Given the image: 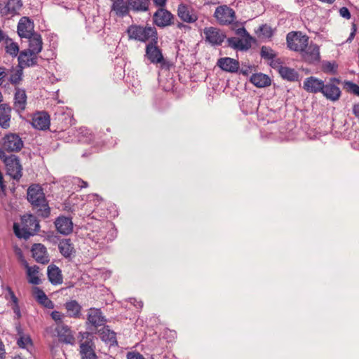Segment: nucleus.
Segmentation results:
<instances>
[{
    "label": "nucleus",
    "mask_w": 359,
    "mask_h": 359,
    "mask_svg": "<svg viewBox=\"0 0 359 359\" xmlns=\"http://www.w3.org/2000/svg\"><path fill=\"white\" fill-rule=\"evenodd\" d=\"M27 200L33 206L39 208L38 210L39 216L43 218L49 217L50 210L46 202L43 189L39 185L33 184L29 187L27 190Z\"/></svg>",
    "instance_id": "nucleus-1"
},
{
    "label": "nucleus",
    "mask_w": 359,
    "mask_h": 359,
    "mask_svg": "<svg viewBox=\"0 0 359 359\" xmlns=\"http://www.w3.org/2000/svg\"><path fill=\"white\" fill-rule=\"evenodd\" d=\"M40 226L36 217L33 215H25L21 217V224H13L15 236L20 238L27 239L34 236L39 230Z\"/></svg>",
    "instance_id": "nucleus-2"
},
{
    "label": "nucleus",
    "mask_w": 359,
    "mask_h": 359,
    "mask_svg": "<svg viewBox=\"0 0 359 359\" xmlns=\"http://www.w3.org/2000/svg\"><path fill=\"white\" fill-rule=\"evenodd\" d=\"M126 32L130 40L144 43L154 40V43H158V34L154 27L132 25L128 27Z\"/></svg>",
    "instance_id": "nucleus-3"
},
{
    "label": "nucleus",
    "mask_w": 359,
    "mask_h": 359,
    "mask_svg": "<svg viewBox=\"0 0 359 359\" xmlns=\"http://www.w3.org/2000/svg\"><path fill=\"white\" fill-rule=\"evenodd\" d=\"M0 158L4 161L7 174L13 180H19L22 175V168L19 158L14 154L7 155L0 150Z\"/></svg>",
    "instance_id": "nucleus-4"
},
{
    "label": "nucleus",
    "mask_w": 359,
    "mask_h": 359,
    "mask_svg": "<svg viewBox=\"0 0 359 359\" xmlns=\"http://www.w3.org/2000/svg\"><path fill=\"white\" fill-rule=\"evenodd\" d=\"M286 41L290 50L300 53L304 48H306L309 38L301 32H291L287 34Z\"/></svg>",
    "instance_id": "nucleus-5"
},
{
    "label": "nucleus",
    "mask_w": 359,
    "mask_h": 359,
    "mask_svg": "<svg viewBox=\"0 0 359 359\" xmlns=\"http://www.w3.org/2000/svg\"><path fill=\"white\" fill-rule=\"evenodd\" d=\"M340 81L337 78H332L327 83H324L321 93L331 101H337L341 96V90L337 86Z\"/></svg>",
    "instance_id": "nucleus-6"
},
{
    "label": "nucleus",
    "mask_w": 359,
    "mask_h": 359,
    "mask_svg": "<svg viewBox=\"0 0 359 359\" xmlns=\"http://www.w3.org/2000/svg\"><path fill=\"white\" fill-rule=\"evenodd\" d=\"M23 147L22 139L17 134L10 133L3 138L2 147L0 150L3 151L14 152L20 151Z\"/></svg>",
    "instance_id": "nucleus-7"
},
{
    "label": "nucleus",
    "mask_w": 359,
    "mask_h": 359,
    "mask_svg": "<svg viewBox=\"0 0 359 359\" xmlns=\"http://www.w3.org/2000/svg\"><path fill=\"white\" fill-rule=\"evenodd\" d=\"M215 18L220 25L231 24L235 20V12L226 5L218 6L214 13Z\"/></svg>",
    "instance_id": "nucleus-8"
},
{
    "label": "nucleus",
    "mask_w": 359,
    "mask_h": 359,
    "mask_svg": "<svg viewBox=\"0 0 359 359\" xmlns=\"http://www.w3.org/2000/svg\"><path fill=\"white\" fill-rule=\"evenodd\" d=\"M299 53L302 60L309 64H314L320 60V48L313 42H309L306 48H304Z\"/></svg>",
    "instance_id": "nucleus-9"
},
{
    "label": "nucleus",
    "mask_w": 359,
    "mask_h": 359,
    "mask_svg": "<svg viewBox=\"0 0 359 359\" xmlns=\"http://www.w3.org/2000/svg\"><path fill=\"white\" fill-rule=\"evenodd\" d=\"M22 7L21 0H8L6 2H0V15L8 18L18 15Z\"/></svg>",
    "instance_id": "nucleus-10"
},
{
    "label": "nucleus",
    "mask_w": 359,
    "mask_h": 359,
    "mask_svg": "<svg viewBox=\"0 0 359 359\" xmlns=\"http://www.w3.org/2000/svg\"><path fill=\"white\" fill-rule=\"evenodd\" d=\"M205 40L212 46H220L226 38V35L220 29L209 27L203 30Z\"/></svg>",
    "instance_id": "nucleus-11"
},
{
    "label": "nucleus",
    "mask_w": 359,
    "mask_h": 359,
    "mask_svg": "<svg viewBox=\"0 0 359 359\" xmlns=\"http://www.w3.org/2000/svg\"><path fill=\"white\" fill-rule=\"evenodd\" d=\"M90 334L84 332L83 339L86 337V340L80 343V354L81 359H97L95 352V344L92 339H88Z\"/></svg>",
    "instance_id": "nucleus-12"
},
{
    "label": "nucleus",
    "mask_w": 359,
    "mask_h": 359,
    "mask_svg": "<svg viewBox=\"0 0 359 359\" xmlns=\"http://www.w3.org/2000/svg\"><path fill=\"white\" fill-rule=\"evenodd\" d=\"M157 43H154V40L149 41L145 48V57L153 64L161 63L164 60L161 50L157 46Z\"/></svg>",
    "instance_id": "nucleus-13"
},
{
    "label": "nucleus",
    "mask_w": 359,
    "mask_h": 359,
    "mask_svg": "<svg viewBox=\"0 0 359 359\" xmlns=\"http://www.w3.org/2000/svg\"><path fill=\"white\" fill-rule=\"evenodd\" d=\"M34 28L33 21L27 17H22L18 22L17 32L20 38L27 39L36 33L34 32Z\"/></svg>",
    "instance_id": "nucleus-14"
},
{
    "label": "nucleus",
    "mask_w": 359,
    "mask_h": 359,
    "mask_svg": "<svg viewBox=\"0 0 359 359\" xmlns=\"http://www.w3.org/2000/svg\"><path fill=\"white\" fill-rule=\"evenodd\" d=\"M178 17L184 22L194 23L198 20L196 11L191 6L181 4L177 8Z\"/></svg>",
    "instance_id": "nucleus-15"
},
{
    "label": "nucleus",
    "mask_w": 359,
    "mask_h": 359,
    "mask_svg": "<svg viewBox=\"0 0 359 359\" xmlns=\"http://www.w3.org/2000/svg\"><path fill=\"white\" fill-rule=\"evenodd\" d=\"M18 67L22 69L25 67H32L37 64V54L28 50H24L20 52L18 55Z\"/></svg>",
    "instance_id": "nucleus-16"
},
{
    "label": "nucleus",
    "mask_w": 359,
    "mask_h": 359,
    "mask_svg": "<svg viewBox=\"0 0 359 359\" xmlns=\"http://www.w3.org/2000/svg\"><path fill=\"white\" fill-rule=\"evenodd\" d=\"M154 23L160 27H165L172 23L173 15L167 10L160 8L154 15Z\"/></svg>",
    "instance_id": "nucleus-17"
},
{
    "label": "nucleus",
    "mask_w": 359,
    "mask_h": 359,
    "mask_svg": "<svg viewBox=\"0 0 359 359\" xmlns=\"http://www.w3.org/2000/svg\"><path fill=\"white\" fill-rule=\"evenodd\" d=\"M32 125L34 128L45 130L49 128L50 116L46 112H37L34 114L32 119Z\"/></svg>",
    "instance_id": "nucleus-18"
},
{
    "label": "nucleus",
    "mask_w": 359,
    "mask_h": 359,
    "mask_svg": "<svg viewBox=\"0 0 359 359\" xmlns=\"http://www.w3.org/2000/svg\"><path fill=\"white\" fill-rule=\"evenodd\" d=\"M32 256L35 260L41 264H47L49 262V257L47 252L46 248L41 243H35L32 245Z\"/></svg>",
    "instance_id": "nucleus-19"
},
{
    "label": "nucleus",
    "mask_w": 359,
    "mask_h": 359,
    "mask_svg": "<svg viewBox=\"0 0 359 359\" xmlns=\"http://www.w3.org/2000/svg\"><path fill=\"white\" fill-rule=\"evenodd\" d=\"M55 226L57 231L63 235H68L73 230L72 219L67 217H58L55 221Z\"/></svg>",
    "instance_id": "nucleus-20"
},
{
    "label": "nucleus",
    "mask_w": 359,
    "mask_h": 359,
    "mask_svg": "<svg viewBox=\"0 0 359 359\" xmlns=\"http://www.w3.org/2000/svg\"><path fill=\"white\" fill-rule=\"evenodd\" d=\"M217 65L223 71L230 73H236L239 69L238 61L228 57L219 58Z\"/></svg>",
    "instance_id": "nucleus-21"
},
{
    "label": "nucleus",
    "mask_w": 359,
    "mask_h": 359,
    "mask_svg": "<svg viewBox=\"0 0 359 359\" xmlns=\"http://www.w3.org/2000/svg\"><path fill=\"white\" fill-rule=\"evenodd\" d=\"M106 319L100 309L95 308L90 309L87 318L88 323L97 327L104 325Z\"/></svg>",
    "instance_id": "nucleus-22"
},
{
    "label": "nucleus",
    "mask_w": 359,
    "mask_h": 359,
    "mask_svg": "<svg viewBox=\"0 0 359 359\" xmlns=\"http://www.w3.org/2000/svg\"><path fill=\"white\" fill-rule=\"evenodd\" d=\"M324 81L316 78L314 76H310L306 78L304 81V88L309 93H321Z\"/></svg>",
    "instance_id": "nucleus-23"
},
{
    "label": "nucleus",
    "mask_w": 359,
    "mask_h": 359,
    "mask_svg": "<svg viewBox=\"0 0 359 359\" xmlns=\"http://www.w3.org/2000/svg\"><path fill=\"white\" fill-rule=\"evenodd\" d=\"M58 249L62 255L67 259H72L76 253L74 246L69 238L62 239L59 242Z\"/></svg>",
    "instance_id": "nucleus-24"
},
{
    "label": "nucleus",
    "mask_w": 359,
    "mask_h": 359,
    "mask_svg": "<svg viewBox=\"0 0 359 359\" xmlns=\"http://www.w3.org/2000/svg\"><path fill=\"white\" fill-rule=\"evenodd\" d=\"M27 104V95L25 90L22 88H15L14 95V108L18 112L24 111Z\"/></svg>",
    "instance_id": "nucleus-25"
},
{
    "label": "nucleus",
    "mask_w": 359,
    "mask_h": 359,
    "mask_svg": "<svg viewBox=\"0 0 359 359\" xmlns=\"http://www.w3.org/2000/svg\"><path fill=\"white\" fill-rule=\"evenodd\" d=\"M253 41L252 37H248L245 39H238L236 37H231L228 39L229 45L233 48L239 50H248L251 46L252 42Z\"/></svg>",
    "instance_id": "nucleus-26"
},
{
    "label": "nucleus",
    "mask_w": 359,
    "mask_h": 359,
    "mask_svg": "<svg viewBox=\"0 0 359 359\" xmlns=\"http://www.w3.org/2000/svg\"><path fill=\"white\" fill-rule=\"evenodd\" d=\"M27 39L29 40V48L27 50L38 55L43 48V41L41 34L36 33Z\"/></svg>",
    "instance_id": "nucleus-27"
},
{
    "label": "nucleus",
    "mask_w": 359,
    "mask_h": 359,
    "mask_svg": "<svg viewBox=\"0 0 359 359\" xmlns=\"http://www.w3.org/2000/svg\"><path fill=\"white\" fill-rule=\"evenodd\" d=\"M47 274L48 280L53 285H60L62 283V271L56 265H49L48 266Z\"/></svg>",
    "instance_id": "nucleus-28"
},
{
    "label": "nucleus",
    "mask_w": 359,
    "mask_h": 359,
    "mask_svg": "<svg viewBox=\"0 0 359 359\" xmlns=\"http://www.w3.org/2000/svg\"><path fill=\"white\" fill-rule=\"evenodd\" d=\"M11 107L6 104H0V126L4 129L10 127Z\"/></svg>",
    "instance_id": "nucleus-29"
},
{
    "label": "nucleus",
    "mask_w": 359,
    "mask_h": 359,
    "mask_svg": "<svg viewBox=\"0 0 359 359\" xmlns=\"http://www.w3.org/2000/svg\"><path fill=\"white\" fill-rule=\"evenodd\" d=\"M250 81L257 88H264L271 85V79L262 73L253 74Z\"/></svg>",
    "instance_id": "nucleus-30"
},
{
    "label": "nucleus",
    "mask_w": 359,
    "mask_h": 359,
    "mask_svg": "<svg viewBox=\"0 0 359 359\" xmlns=\"http://www.w3.org/2000/svg\"><path fill=\"white\" fill-rule=\"evenodd\" d=\"M68 316L74 318H79L81 316V306L76 301L71 300L65 304Z\"/></svg>",
    "instance_id": "nucleus-31"
},
{
    "label": "nucleus",
    "mask_w": 359,
    "mask_h": 359,
    "mask_svg": "<svg viewBox=\"0 0 359 359\" xmlns=\"http://www.w3.org/2000/svg\"><path fill=\"white\" fill-rule=\"evenodd\" d=\"M34 293L38 302L47 309L54 308V303L48 298L45 292L40 288L36 287L34 288Z\"/></svg>",
    "instance_id": "nucleus-32"
},
{
    "label": "nucleus",
    "mask_w": 359,
    "mask_h": 359,
    "mask_svg": "<svg viewBox=\"0 0 359 359\" xmlns=\"http://www.w3.org/2000/svg\"><path fill=\"white\" fill-rule=\"evenodd\" d=\"M9 71L8 80L13 85H19L22 80L23 69L20 67L8 69Z\"/></svg>",
    "instance_id": "nucleus-33"
},
{
    "label": "nucleus",
    "mask_w": 359,
    "mask_h": 359,
    "mask_svg": "<svg viewBox=\"0 0 359 359\" xmlns=\"http://www.w3.org/2000/svg\"><path fill=\"white\" fill-rule=\"evenodd\" d=\"M101 339L110 345L116 344V333L109 329L108 327H103L98 331Z\"/></svg>",
    "instance_id": "nucleus-34"
},
{
    "label": "nucleus",
    "mask_w": 359,
    "mask_h": 359,
    "mask_svg": "<svg viewBox=\"0 0 359 359\" xmlns=\"http://www.w3.org/2000/svg\"><path fill=\"white\" fill-rule=\"evenodd\" d=\"M111 10L120 17L128 15L129 11L128 6L124 0H113Z\"/></svg>",
    "instance_id": "nucleus-35"
},
{
    "label": "nucleus",
    "mask_w": 359,
    "mask_h": 359,
    "mask_svg": "<svg viewBox=\"0 0 359 359\" xmlns=\"http://www.w3.org/2000/svg\"><path fill=\"white\" fill-rule=\"evenodd\" d=\"M280 75L284 79L290 81H297L299 74L297 71L292 68L283 66L280 68Z\"/></svg>",
    "instance_id": "nucleus-36"
},
{
    "label": "nucleus",
    "mask_w": 359,
    "mask_h": 359,
    "mask_svg": "<svg viewBox=\"0 0 359 359\" xmlns=\"http://www.w3.org/2000/svg\"><path fill=\"white\" fill-rule=\"evenodd\" d=\"M149 0H128V6L135 11H148Z\"/></svg>",
    "instance_id": "nucleus-37"
},
{
    "label": "nucleus",
    "mask_w": 359,
    "mask_h": 359,
    "mask_svg": "<svg viewBox=\"0 0 359 359\" xmlns=\"http://www.w3.org/2000/svg\"><path fill=\"white\" fill-rule=\"evenodd\" d=\"M6 52L11 55L15 57L19 53V46L16 42H14L9 37L4 41Z\"/></svg>",
    "instance_id": "nucleus-38"
},
{
    "label": "nucleus",
    "mask_w": 359,
    "mask_h": 359,
    "mask_svg": "<svg viewBox=\"0 0 359 359\" xmlns=\"http://www.w3.org/2000/svg\"><path fill=\"white\" fill-rule=\"evenodd\" d=\"M39 268L37 266H34L32 268H29L27 271V278L29 283L33 285H39L41 283V280L38 276Z\"/></svg>",
    "instance_id": "nucleus-39"
},
{
    "label": "nucleus",
    "mask_w": 359,
    "mask_h": 359,
    "mask_svg": "<svg viewBox=\"0 0 359 359\" xmlns=\"http://www.w3.org/2000/svg\"><path fill=\"white\" fill-rule=\"evenodd\" d=\"M18 333L20 337L18 339V344L20 348L29 349L32 346V340L27 335H24L20 326L17 327Z\"/></svg>",
    "instance_id": "nucleus-40"
},
{
    "label": "nucleus",
    "mask_w": 359,
    "mask_h": 359,
    "mask_svg": "<svg viewBox=\"0 0 359 359\" xmlns=\"http://www.w3.org/2000/svg\"><path fill=\"white\" fill-rule=\"evenodd\" d=\"M337 69L338 65L335 61H323L322 63V69L326 74H336Z\"/></svg>",
    "instance_id": "nucleus-41"
},
{
    "label": "nucleus",
    "mask_w": 359,
    "mask_h": 359,
    "mask_svg": "<svg viewBox=\"0 0 359 359\" xmlns=\"http://www.w3.org/2000/svg\"><path fill=\"white\" fill-rule=\"evenodd\" d=\"M80 130V134L82 136L79 137V141L83 143H90L93 140V135L90 130L87 128H81Z\"/></svg>",
    "instance_id": "nucleus-42"
},
{
    "label": "nucleus",
    "mask_w": 359,
    "mask_h": 359,
    "mask_svg": "<svg viewBox=\"0 0 359 359\" xmlns=\"http://www.w3.org/2000/svg\"><path fill=\"white\" fill-rule=\"evenodd\" d=\"M261 56L264 59L271 60L276 57V53L271 48L262 46L261 48Z\"/></svg>",
    "instance_id": "nucleus-43"
},
{
    "label": "nucleus",
    "mask_w": 359,
    "mask_h": 359,
    "mask_svg": "<svg viewBox=\"0 0 359 359\" xmlns=\"http://www.w3.org/2000/svg\"><path fill=\"white\" fill-rule=\"evenodd\" d=\"M345 87L346 90L353 93L354 95H359V86L351 82V81H346L345 83Z\"/></svg>",
    "instance_id": "nucleus-44"
},
{
    "label": "nucleus",
    "mask_w": 359,
    "mask_h": 359,
    "mask_svg": "<svg viewBox=\"0 0 359 359\" xmlns=\"http://www.w3.org/2000/svg\"><path fill=\"white\" fill-rule=\"evenodd\" d=\"M52 318L55 321V323L58 325L62 323V319L65 317V315L60 311H53L50 314Z\"/></svg>",
    "instance_id": "nucleus-45"
},
{
    "label": "nucleus",
    "mask_w": 359,
    "mask_h": 359,
    "mask_svg": "<svg viewBox=\"0 0 359 359\" xmlns=\"http://www.w3.org/2000/svg\"><path fill=\"white\" fill-rule=\"evenodd\" d=\"M56 330H57V334L59 336H61L62 335L61 333H62V332H63L65 334H67V337H69L70 339L72 338V336L69 334L70 330L68 327V326L65 325L62 323H61L57 325V327Z\"/></svg>",
    "instance_id": "nucleus-46"
},
{
    "label": "nucleus",
    "mask_w": 359,
    "mask_h": 359,
    "mask_svg": "<svg viewBox=\"0 0 359 359\" xmlns=\"http://www.w3.org/2000/svg\"><path fill=\"white\" fill-rule=\"evenodd\" d=\"M259 30L262 32V34H263L264 37H265V38H269L272 35V30H271V27H269V26H267L266 25L261 26L259 27Z\"/></svg>",
    "instance_id": "nucleus-47"
},
{
    "label": "nucleus",
    "mask_w": 359,
    "mask_h": 359,
    "mask_svg": "<svg viewBox=\"0 0 359 359\" xmlns=\"http://www.w3.org/2000/svg\"><path fill=\"white\" fill-rule=\"evenodd\" d=\"M9 71L4 67H0V86H3L4 82L6 81V77L8 76Z\"/></svg>",
    "instance_id": "nucleus-48"
},
{
    "label": "nucleus",
    "mask_w": 359,
    "mask_h": 359,
    "mask_svg": "<svg viewBox=\"0 0 359 359\" xmlns=\"http://www.w3.org/2000/svg\"><path fill=\"white\" fill-rule=\"evenodd\" d=\"M270 65L273 69H277L278 72H280V68L283 67V66L281 65V62L280 59H276V57L270 60Z\"/></svg>",
    "instance_id": "nucleus-49"
},
{
    "label": "nucleus",
    "mask_w": 359,
    "mask_h": 359,
    "mask_svg": "<svg viewBox=\"0 0 359 359\" xmlns=\"http://www.w3.org/2000/svg\"><path fill=\"white\" fill-rule=\"evenodd\" d=\"M339 14L340 15L345 18V19H350L351 18V13L348 9L346 7H342L339 9Z\"/></svg>",
    "instance_id": "nucleus-50"
},
{
    "label": "nucleus",
    "mask_w": 359,
    "mask_h": 359,
    "mask_svg": "<svg viewBox=\"0 0 359 359\" xmlns=\"http://www.w3.org/2000/svg\"><path fill=\"white\" fill-rule=\"evenodd\" d=\"M236 34L242 36L243 39H245V38H248V37H252L244 27L238 28L236 30Z\"/></svg>",
    "instance_id": "nucleus-51"
},
{
    "label": "nucleus",
    "mask_w": 359,
    "mask_h": 359,
    "mask_svg": "<svg viewBox=\"0 0 359 359\" xmlns=\"http://www.w3.org/2000/svg\"><path fill=\"white\" fill-rule=\"evenodd\" d=\"M128 359H144L142 355L139 353L130 352L127 354Z\"/></svg>",
    "instance_id": "nucleus-52"
},
{
    "label": "nucleus",
    "mask_w": 359,
    "mask_h": 359,
    "mask_svg": "<svg viewBox=\"0 0 359 359\" xmlns=\"http://www.w3.org/2000/svg\"><path fill=\"white\" fill-rule=\"evenodd\" d=\"M7 290H8V296L10 297V298H11L12 302L13 303V304L18 303V298L16 297V296L14 294V292L12 291L11 288L8 287H7Z\"/></svg>",
    "instance_id": "nucleus-53"
},
{
    "label": "nucleus",
    "mask_w": 359,
    "mask_h": 359,
    "mask_svg": "<svg viewBox=\"0 0 359 359\" xmlns=\"http://www.w3.org/2000/svg\"><path fill=\"white\" fill-rule=\"evenodd\" d=\"M130 302L131 304H133L137 309H141L143 306V302L140 300H137L135 298H130Z\"/></svg>",
    "instance_id": "nucleus-54"
},
{
    "label": "nucleus",
    "mask_w": 359,
    "mask_h": 359,
    "mask_svg": "<svg viewBox=\"0 0 359 359\" xmlns=\"http://www.w3.org/2000/svg\"><path fill=\"white\" fill-rule=\"evenodd\" d=\"M355 32H356V25H355V24L353 23L352 25L351 32L348 38L346 40L347 42H351L353 39V38L355 35Z\"/></svg>",
    "instance_id": "nucleus-55"
},
{
    "label": "nucleus",
    "mask_w": 359,
    "mask_h": 359,
    "mask_svg": "<svg viewBox=\"0 0 359 359\" xmlns=\"http://www.w3.org/2000/svg\"><path fill=\"white\" fill-rule=\"evenodd\" d=\"M75 184H76L81 188H86L88 187V183L79 178L75 179Z\"/></svg>",
    "instance_id": "nucleus-56"
},
{
    "label": "nucleus",
    "mask_w": 359,
    "mask_h": 359,
    "mask_svg": "<svg viewBox=\"0 0 359 359\" xmlns=\"http://www.w3.org/2000/svg\"><path fill=\"white\" fill-rule=\"evenodd\" d=\"M13 312H14L15 315L16 316V317L18 318L21 317V313H20V307H19L18 303L14 304V305L13 306Z\"/></svg>",
    "instance_id": "nucleus-57"
},
{
    "label": "nucleus",
    "mask_w": 359,
    "mask_h": 359,
    "mask_svg": "<svg viewBox=\"0 0 359 359\" xmlns=\"http://www.w3.org/2000/svg\"><path fill=\"white\" fill-rule=\"evenodd\" d=\"M0 190L4 194L6 191V185L4 182V177L2 173H0Z\"/></svg>",
    "instance_id": "nucleus-58"
},
{
    "label": "nucleus",
    "mask_w": 359,
    "mask_h": 359,
    "mask_svg": "<svg viewBox=\"0 0 359 359\" xmlns=\"http://www.w3.org/2000/svg\"><path fill=\"white\" fill-rule=\"evenodd\" d=\"M353 114L357 117L359 118V103L355 104L353 106Z\"/></svg>",
    "instance_id": "nucleus-59"
},
{
    "label": "nucleus",
    "mask_w": 359,
    "mask_h": 359,
    "mask_svg": "<svg viewBox=\"0 0 359 359\" xmlns=\"http://www.w3.org/2000/svg\"><path fill=\"white\" fill-rule=\"evenodd\" d=\"M251 72V68L250 67H242L241 69H240V73L242 74L243 75H245V76H248Z\"/></svg>",
    "instance_id": "nucleus-60"
},
{
    "label": "nucleus",
    "mask_w": 359,
    "mask_h": 359,
    "mask_svg": "<svg viewBox=\"0 0 359 359\" xmlns=\"http://www.w3.org/2000/svg\"><path fill=\"white\" fill-rule=\"evenodd\" d=\"M167 0H153L154 4L159 7H163L165 5Z\"/></svg>",
    "instance_id": "nucleus-61"
},
{
    "label": "nucleus",
    "mask_w": 359,
    "mask_h": 359,
    "mask_svg": "<svg viewBox=\"0 0 359 359\" xmlns=\"http://www.w3.org/2000/svg\"><path fill=\"white\" fill-rule=\"evenodd\" d=\"M8 38V36L0 29V43L2 41L4 42Z\"/></svg>",
    "instance_id": "nucleus-62"
},
{
    "label": "nucleus",
    "mask_w": 359,
    "mask_h": 359,
    "mask_svg": "<svg viewBox=\"0 0 359 359\" xmlns=\"http://www.w3.org/2000/svg\"><path fill=\"white\" fill-rule=\"evenodd\" d=\"M15 252H16V255H18L20 261H22V259H25L23 254L20 249H19V248L16 249Z\"/></svg>",
    "instance_id": "nucleus-63"
},
{
    "label": "nucleus",
    "mask_w": 359,
    "mask_h": 359,
    "mask_svg": "<svg viewBox=\"0 0 359 359\" xmlns=\"http://www.w3.org/2000/svg\"><path fill=\"white\" fill-rule=\"evenodd\" d=\"M177 27L179 28V29H189L190 27L187 25H184L183 23L182 22H178L177 24Z\"/></svg>",
    "instance_id": "nucleus-64"
}]
</instances>
